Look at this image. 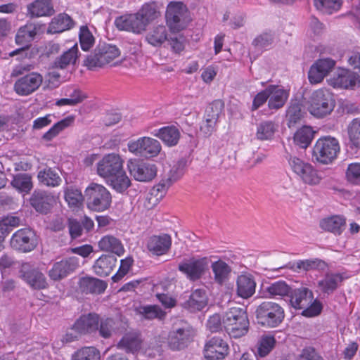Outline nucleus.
Here are the masks:
<instances>
[{"instance_id":"nucleus-42","label":"nucleus","mask_w":360,"mask_h":360,"mask_svg":"<svg viewBox=\"0 0 360 360\" xmlns=\"http://www.w3.org/2000/svg\"><path fill=\"white\" fill-rule=\"evenodd\" d=\"M345 219L341 216H332L322 219L320 226L322 229L340 235L344 230Z\"/></svg>"},{"instance_id":"nucleus-46","label":"nucleus","mask_w":360,"mask_h":360,"mask_svg":"<svg viewBox=\"0 0 360 360\" xmlns=\"http://www.w3.org/2000/svg\"><path fill=\"white\" fill-rule=\"evenodd\" d=\"M11 184L17 191L25 194L29 193L33 188L32 177L27 173L15 175Z\"/></svg>"},{"instance_id":"nucleus-6","label":"nucleus","mask_w":360,"mask_h":360,"mask_svg":"<svg viewBox=\"0 0 360 360\" xmlns=\"http://www.w3.org/2000/svg\"><path fill=\"white\" fill-rule=\"evenodd\" d=\"M339 141L331 136L319 138L313 147L312 156L316 162L328 165L332 163L340 153Z\"/></svg>"},{"instance_id":"nucleus-13","label":"nucleus","mask_w":360,"mask_h":360,"mask_svg":"<svg viewBox=\"0 0 360 360\" xmlns=\"http://www.w3.org/2000/svg\"><path fill=\"white\" fill-rule=\"evenodd\" d=\"M12 248L22 252H29L37 245L35 233L30 229H21L15 232L11 238Z\"/></svg>"},{"instance_id":"nucleus-60","label":"nucleus","mask_w":360,"mask_h":360,"mask_svg":"<svg viewBox=\"0 0 360 360\" xmlns=\"http://www.w3.org/2000/svg\"><path fill=\"white\" fill-rule=\"evenodd\" d=\"M224 109V103L221 100H216L210 103L206 108L205 117L218 121Z\"/></svg>"},{"instance_id":"nucleus-9","label":"nucleus","mask_w":360,"mask_h":360,"mask_svg":"<svg viewBox=\"0 0 360 360\" xmlns=\"http://www.w3.org/2000/svg\"><path fill=\"white\" fill-rule=\"evenodd\" d=\"M120 55L119 49L112 44L98 45L93 54L84 60V65L89 69L101 68L110 63Z\"/></svg>"},{"instance_id":"nucleus-49","label":"nucleus","mask_w":360,"mask_h":360,"mask_svg":"<svg viewBox=\"0 0 360 360\" xmlns=\"http://www.w3.org/2000/svg\"><path fill=\"white\" fill-rule=\"evenodd\" d=\"M146 41L154 46L163 44L167 39V32L164 25L154 27L146 35Z\"/></svg>"},{"instance_id":"nucleus-26","label":"nucleus","mask_w":360,"mask_h":360,"mask_svg":"<svg viewBox=\"0 0 360 360\" xmlns=\"http://www.w3.org/2000/svg\"><path fill=\"white\" fill-rule=\"evenodd\" d=\"M36 34L37 29L33 25L30 24L21 27L15 35V43L18 45L22 46V47L11 52L10 56H14L20 52L24 51L25 49H27L30 43L34 39Z\"/></svg>"},{"instance_id":"nucleus-17","label":"nucleus","mask_w":360,"mask_h":360,"mask_svg":"<svg viewBox=\"0 0 360 360\" xmlns=\"http://www.w3.org/2000/svg\"><path fill=\"white\" fill-rule=\"evenodd\" d=\"M127 167L131 175L139 181H150L157 175V167L153 163L130 160Z\"/></svg>"},{"instance_id":"nucleus-58","label":"nucleus","mask_w":360,"mask_h":360,"mask_svg":"<svg viewBox=\"0 0 360 360\" xmlns=\"http://www.w3.org/2000/svg\"><path fill=\"white\" fill-rule=\"evenodd\" d=\"M276 343L275 338L270 335H262L259 342L258 354L261 357L266 356L274 348Z\"/></svg>"},{"instance_id":"nucleus-22","label":"nucleus","mask_w":360,"mask_h":360,"mask_svg":"<svg viewBox=\"0 0 360 360\" xmlns=\"http://www.w3.org/2000/svg\"><path fill=\"white\" fill-rule=\"evenodd\" d=\"M335 60L330 58L318 60L311 65L309 71V80L311 84L320 83L326 76L333 69Z\"/></svg>"},{"instance_id":"nucleus-43","label":"nucleus","mask_w":360,"mask_h":360,"mask_svg":"<svg viewBox=\"0 0 360 360\" xmlns=\"http://www.w3.org/2000/svg\"><path fill=\"white\" fill-rule=\"evenodd\" d=\"M77 53L78 46L77 44H75L55 60L53 67L63 70L70 65H74L78 58Z\"/></svg>"},{"instance_id":"nucleus-61","label":"nucleus","mask_w":360,"mask_h":360,"mask_svg":"<svg viewBox=\"0 0 360 360\" xmlns=\"http://www.w3.org/2000/svg\"><path fill=\"white\" fill-rule=\"evenodd\" d=\"M79 42L83 51H89L94 44V37L86 26H82L79 32Z\"/></svg>"},{"instance_id":"nucleus-23","label":"nucleus","mask_w":360,"mask_h":360,"mask_svg":"<svg viewBox=\"0 0 360 360\" xmlns=\"http://www.w3.org/2000/svg\"><path fill=\"white\" fill-rule=\"evenodd\" d=\"M172 245L171 236L166 233L154 235L147 240V249L153 255L160 256L166 254Z\"/></svg>"},{"instance_id":"nucleus-52","label":"nucleus","mask_w":360,"mask_h":360,"mask_svg":"<svg viewBox=\"0 0 360 360\" xmlns=\"http://www.w3.org/2000/svg\"><path fill=\"white\" fill-rule=\"evenodd\" d=\"M37 177L41 183L48 186H57L61 181L58 174L51 168L40 171L38 173Z\"/></svg>"},{"instance_id":"nucleus-12","label":"nucleus","mask_w":360,"mask_h":360,"mask_svg":"<svg viewBox=\"0 0 360 360\" xmlns=\"http://www.w3.org/2000/svg\"><path fill=\"white\" fill-rule=\"evenodd\" d=\"M127 147L130 153L147 158L158 156L162 149L158 140L148 136L129 141Z\"/></svg>"},{"instance_id":"nucleus-54","label":"nucleus","mask_w":360,"mask_h":360,"mask_svg":"<svg viewBox=\"0 0 360 360\" xmlns=\"http://www.w3.org/2000/svg\"><path fill=\"white\" fill-rule=\"evenodd\" d=\"M119 347L127 352H135L141 347V340L135 335L127 334L119 342Z\"/></svg>"},{"instance_id":"nucleus-21","label":"nucleus","mask_w":360,"mask_h":360,"mask_svg":"<svg viewBox=\"0 0 360 360\" xmlns=\"http://www.w3.org/2000/svg\"><path fill=\"white\" fill-rule=\"evenodd\" d=\"M229 352L228 344L219 337H213L205 346L204 355L208 360L223 359Z\"/></svg>"},{"instance_id":"nucleus-34","label":"nucleus","mask_w":360,"mask_h":360,"mask_svg":"<svg viewBox=\"0 0 360 360\" xmlns=\"http://www.w3.org/2000/svg\"><path fill=\"white\" fill-rule=\"evenodd\" d=\"M123 323L118 317L112 318H102L99 319L98 331L101 337L104 338H110L114 333H116L124 328Z\"/></svg>"},{"instance_id":"nucleus-31","label":"nucleus","mask_w":360,"mask_h":360,"mask_svg":"<svg viewBox=\"0 0 360 360\" xmlns=\"http://www.w3.org/2000/svg\"><path fill=\"white\" fill-rule=\"evenodd\" d=\"M213 273V279L216 283L220 285L226 284L231 276V267L224 261L219 259L211 264Z\"/></svg>"},{"instance_id":"nucleus-20","label":"nucleus","mask_w":360,"mask_h":360,"mask_svg":"<svg viewBox=\"0 0 360 360\" xmlns=\"http://www.w3.org/2000/svg\"><path fill=\"white\" fill-rule=\"evenodd\" d=\"M79 265V259L77 257H70L55 262L49 271L48 274L51 279L59 281L76 270Z\"/></svg>"},{"instance_id":"nucleus-2","label":"nucleus","mask_w":360,"mask_h":360,"mask_svg":"<svg viewBox=\"0 0 360 360\" xmlns=\"http://www.w3.org/2000/svg\"><path fill=\"white\" fill-rule=\"evenodd\" d=\"M223 327L233 338L246 335L249 330V320L246 311L240 307H231L223 316Z\"/></svg>"},{"instance_id":"nucleus-32","label":"nucleus","mask_w":360,"mask_h":360,"mask_svg":"<svg viewBox=\"0 0 360 360\" xmlns=\"http://www.w3.org/2000/svg\"><path fill=\"white\" fill-rule=\"evenodd\" d=\"M117 262L112 255H103L97 259L93 266L94 273L99 276H107L111 274Z\"/></svg>"},{"instance_id":"nucleus-14","label":"nucleus","mask_w":360,"mask_h":360,"mask_svg":"<svg viewBox=\"0 0 360 360\" xmlns=\"http://www.w3.org/2000/svg\"><path fill=\"white\" fill-rule=\"evenodd\" d=\"M43 79V76L39 72H32L27 73L15 82L13 90L19 96H29L40 87Z\"/></svg>"},{"instance_id":"nucleus-25","label":"nucleus","mask_w":360,"mask_h":360,"mask_svg":"<svg viewBox=\"0 0 360 360\" xmlns=\"http://www.w3.org/2000/svg\"><path fill=\"white\" fill-rule=\"evenodd\" d=\"M30 204L37 212L46 214L56 202L53 195L46 191H35L31 198Z\"/></svg>"},{"instance_id":"nucleus-30","label":"nucleus","mask_w":360,"mask_h":360,"mask_svg":"<svg viewBox=\"0 0 360 360\" xmlns=\"http://www.w3.org/2000/svg\"><path fill=\"white\" fill-rule=\"evenodd\" d=\"M27 10L32 18L51 16L55 13L51 0H35L27 6Z\"/></svg>"},{"instance_id":"nucleus-19","label":"nucleus","mask_w":360,"mask_h":360,"mask_svg":"<svg viewBox=\"0 0 360 360\" xmlns=\"http://www.w3.org/2000/svg\"><path fill=\"white\" fill-rule=\"evenodd\" d=\"M123 168V160L115 153L105 155L97 163V174L106 179Z\"/></svg>"},{"instance_id":"nucleus-28","label":"nucleus","mask_w":360,"mask_h":360,"mask_svg":"<svg viewBox=\"0 0 360 360\" xmlns=\"http://www.w3.org/2000/svg\"><path fill=\"white\" fill-rule=\"evenodd\" d=\"M256 290V282L251 274H241L236 279V294L243 299L251 297Z\"/></svg>"},{"instance_id":"nucleus-11","label":"nucleus","mask_w":360,"mask_h":360,"mask_svg":"<svg viewBox=\"0 0 360 360\" xmlns=\"http://www.w3.org/2000/svg\"><path fill=\"white\" fill-rule=\"evenodd\" d=\"M286 159L292 171L304 183L316 185L320 182L321 177L310 163L292 155H288Z\"/></svg>"},{"instance_id":"nucleus-44","label":"nucleus","mask_w":360,"mask_h":360,"mask_svg":"<svg viewBox=\"0 0 360 360\" xmlns=\"http://www.w3.org/2000/svg\"><path fill=\"white\" fill-rule=\"evenodd\" d=\"M108 184L117 192L122 193L130 186L131 181L126 174L123 168L118 171L115 175L111 176L107 179Z\"/></svg>"},{"instance_id":"nucleus-5","label":"nucleus","mask_w":360,"mask_h":360,"mask_svg":"<svg viewBox=\"0 0 360 360\" xmlns=\"http://www.w3.org/2000/svg\"><path fill=\"white\" fill-rule=\"evenodd\" d=\"M335 106L333 94L327 89H319L311 94L308 110L313 116L322 118L330 115Z\"/></svg>"},{"instance_id":"nucleus-33","label":"nucleus","mask_w":360,"mask_h":360,"mask_svg":"<svg viewBox=\"0 0 360 360\" xmlns=\"http://www.w3.org/2000/svg\"><path fill=\"white\" fill-rule=\"evenodd\" d=\"M344 278L340 273L329 272L318 281V287L324 293H333L342 282Z\"/></svg>"},{"instance_id":"nucleus-4","label":"nucleus","mask_w":360,"mask_h":360,"mask_svg":"<svg viewBox=\"0 0 360 360\" xmlns=\"http://www.w3.org/2000/svg\"><path fill=\"white\" fill-rule=\"evenodd\" d=\"M84 197L87 207L93 211L103 212L111 205V193L101 184L91 183L84 191Z\"/></svg>"},{"instance_id":"nucleus-64","label":"nucleus","mask_w":360,"mask_h":360,"mask_svg":"<svg viewBox=\"0 0 360 360\" xmlns=\"http://www.w3.org/2000/svg\"><path fill=\"white\" fill-rule=\"evenodd\" d=\"M223 326V319L219 314H214L210 316L207 322V328L212 332H217L221 329Z\"/></svg>"},{"instance_id":"nucleus-45","label":"nucleus","mask_w":360,"mask_h":360,"mask_svg":"<svg viewBox=\"0 0 360 360\" xmlns=\"http://www.w3.org/2000/svg\"><path fill=\"white\" fill-rule=\"evenodd\" d=\"M75 121L72 116H68L54 124L46 133L44 134L42 138L45 141H51L56 137L60 132L70 127Z\"/></svg>"},{"instance_id":"nucleus-15","label":"nucleus","mask_w":360,"mask_h":360,"mask_svg":"<svg viewBox=\"0 0 360 360\" xmlns=\"http://www.w3.org/2000/svg\"><path fill=\"white\" fill-rule=\"evenodd\" d=\"M208 266L206 257L191 258L179 264L178 269L191 281L199 280L205 273Z\"/></svg>"},{"instance_id":"nucleus-50","label":"nucleus","mask_w":360,"mask_h":360,"mask_svg":"<svg viewBox=\"0 0 360 360\" xmlns=\"http://www.w3.org/2000/svg\"><path fill=\"white\" fill-rule=\"evenodd\" d=\"M314 131L311 127L304 126L298 129L294 135L295 143L302 148H306L314 138Z\"/></svg>"},{"instance_id":"nucleus-18","label":"nucleus","mask_w":360,"mask_h":360,"mask_svg":"<svg viewBox=\"0 0 360 360\" xmlns=\"http://www.w3.org/2000/svg\"><path fill=\"white\" fill-rule=\"evenodd\" d=\"M20 272L22 279L32 288L44 289L47 286L46 278L43 273L31 262H23Z\"/></svg>"},{"instance_id":"nucleus-16","label":"nucleus","mask_w":360,"mask_h":360,"mask_svg":"<svg viewBox=\"0 0 360 360\" xmlns=\"http://www.w3.org/2000/svg\"><path fill=\"white\" fill-rule=\"evenodd\" d=\"M330 86L334 88L354 89L360 84V76L348 69H339L328 79Z\"/></svg>"},{"instance_id":"nucleus-29","label":"nucleus","mask_w":360,"mask_h":360,"mask_svg":"<svg viewBox=\"0 0 360 360\" xmlns=\"http://www.w3.org/2000/svg\"><path fill=\"white\" fill-rule=\"evenodd\" d=\"M267 91L269 94L268 106L271 110L281 108L289 96L288 91L277 85L268 86Z\"/></svg>"},{"instance_id":"nucleus-1","label":"nucleus","mask_w":360,"mask_h":360,"mask_svg":"<svg viewBox=\"0 0 360 360\" xmlns=\"http://www.w3.org/2000/svg\"><path fill=\"white\" fill-rule=\"evenodd\" d=\"M160 12L155 3L144 4L134 14L118 17L115 20L117 28L120 30L140 34L146 30L148 25L158 18Z\"/></svg>"},{"instance_id":"nucleus-55","label":"nucleus","mask_w":360,"mask_h":360,"mask_svg":"<svg viewBox=\"0 0 360 360\" xmlns=\"http://www.w3.org/2000/svg\"><path fill=\"white\" fill-rule=\"evenodd\" d=\"M348 136L352 145L360 149V117L355 118L350 122Z\"/></svg>"},{"instance_id":"nucleus-24","label":"nucleus","mask_w":360,"mask_h":360,"mask_svg":"<svg viewBox=\"0 0 360 360\" xmlns=\"http://www.w3.org/2000/svg\"><path fill=\"white\" fill-rule=\"evenodd\" d=\"M181 175V171L178 170L177 168L173 167L169 172L162 179L160 183L150 191L147 197L149 202L152 205H157L159 198L153 196L157 195L159 191L163 192L166 191L174 182L179 179Z\"/></svg>"},{"instance_id":"nucleus-56","label":"nucleus","mask_w":360,"mask_h":360,"mask_svg":"<svg viewBox=\"0 0 360 360\" xmlns=\"http://www.w3.org/2000/svg\"><path fill=\"white\" fill-rule=\"evenodd\" d=\"M139 313L146 319H164L165 312L157 305H149L141 307Z\"/></svg>"},{"instance_id":"nucleus-47","label":"nucleus","mask_w":360,"mask_h":360,"mask_svg":"<svg viewBox=\"0 0 360 360\" xmlns=\"http://www.w3.org/2000/svg\"><path fill=\"white\" fill-rule=\"evenodd\" d=\"M65 200L68 206L73 209H79L82 205L84 195L81 191L73 187H67L64 191Z\"/></svg>"},{"instance_id":"nucleus-7","label":"nucleus","mask_w":360,"mask_h":360,"mask_svg":"<svg viewBox=\"0 0 360 360\" xmlns=\"http://www.w3.org/2000/svg\"><path fill=\"white\" fill-rule=\"evenodd\" d=\"M255 313L258 324L269 328L278 326L285 316L283 309L277 303L270 301L262 302Z\"/></svg>"},{"instance_id":"nucleus-40","label":"nucleus","mask_w":360,"mask_h":360,"mask_svg":"<svg viewBox=\"0 0 360 360\" xmlns=\"http://www.w3.org/2000/svg\"><path fill=\"white\" fill-rule=\"evenodd\" d=\"M278 125L271 120H265L257 125L256 138L261 141L271 140L278 131Z\"/></svg>"},{"instance_id":"nucleus-3","label":"nucleus","mask_w":360,"mask_h":360,"mask_svg":"<svg viewBox=\"0 0 360 360\" xmlns=\"http://www.w3.org/2000/svg\"><path fill=\"white\" fill-rule=\"evenodd\" d=\"M288 297L291 306L297 309H303L302 315L305 316L313 317L321 311V304L316 300L314 301L313 292L307 288L290 290Z\"/></svg>"},{"instance_id":"nucleus-53","label":"nucleus","mask_w":360,"mask_h":360,"mask_svg":"<svg viewBox=\"0 0 360 360\" xmlns=\"http://www.w3.org/2000/svg\"><path fill=\"white\" fill-rule=\"evenodd\" d=\"M291 288L283 281H276L266 287V291L274 297L289 296Z\"/></svg>"},{"instance_id":"nucleus-38","label":"nucleus","mask_w":360,"mask_h":360,"mask_svg":"<svg viewBox=\"0 0 360 360\" xmlns=\"http://www.w3.org/2000/svg\"><path fill=\"white\" fill-rule=\"evenodd\" d=\"M98 247L103 251L110 252L118 256L122 255L124 252V248L121 241L111 235L102 237L98 241Z\"/></svg>"},{"instance_id":"nucleus-63","label":"nucleus","mask_w":360,"mask_h":360,"mask_svg":"<svg viewBox=\"0 0 360 360\" xmlns=\"http://www.w3.org/2000/svg\"><path fill=\"white\" fill-rule=\"evenodd\" d=\"M64 95L70 99L76 100L77 105L82 103L87 96L85 93L77 88L68 87L64 89Z\"/></svg>"},{"instance_id":"nucleus-57","label":"nucleus","mask_w":360,"mask_h":360,"mask_svg":"<svg viewBox=\"0 0 360 360\" xmlns=\"http://www.w3.org/2000/svg\"><path fill=\"white\" fill-rule=\"evenodd\" d=\"M347 181L354 185L360 184V162H352L348 165L345 172Z\"/></svg>"},{"instance_id":"nucleus-48","label":"nucleus","mask_w":360,"mask_h":360,"mask_svg":"<svg viewBox=\"0 0 360 360\" xmlns=\"http://www.w3.org/2000/svg\"><path fill=\"white\" fill-rule=\"evenodd\" d=\"M314 6L321 13L331 15L340 11L342 0H314Z\"/></svg>"},{"instance_id":"nucleus-62","label":"nucleus","mask_w":360,"mask_h":360,"mask_svg":"<svg viewBox=\"0 0 360 360\" xmlns=\"http://www.w3.org/2000/svg\"><path fill=\"white\" fill-rule=\"evenodd\" d=\"M133 263V259L131 257H127L120 261V266L117 272L112 276V280L115 282L119 281L122 279L129 271Z\"/></svg>"},{"instance_id":"nucleus-41","label":"nucleus","mask_w":360,"mask_h":360,"mask_svg":"<svg viewBox=\"0 0 360 360\" xmlns=\"http://www.w3.org/2000/svg\"><path fill=\"white\" fill-rule=\"evenodd\" d=\"M72 26L73 21L71 18L65 13H60L52 19L48 32L51 34L62 32L70 29Z\"/></svg>"},{"instance_id":"nucleus-35","label":"nucleus","mask_w":360,"mask_h":360,"mask_svg":"<svg viewBox=\"0 0 360 360\" xmlns=\"http://www.w3.org/2000/svg\"><path fill=\"white\" fill-rule=\"evenodd\" d=\"M207 295L202 289H196L192 292L189 299L185 302L184 307L191 312L200 311L207 304Z\"/></svg>"},{"instance_id":"nucleus-51","label":"nucleus","mask_w":360,"mask_h":360,"mask_svg":"<svg viewBox=\"0 0 360 360\" xmlns=\"http://www.w3.org/2000/svg\"><path fill=\"white\" fill-rule=\"evenodd\" d=\"M101 354L94 347H83L75 352L71 360H100Z\"/></svg>"},{"instance_id":"nucleus-59","label":"nucleus","mask_w":360,"mask_h":360,"mask_svg":"<svg viewBox=\"0 0 360 360\" xmlns=\"http://www.w3.org/2000/svg\"><path fill=\"white\" fill-rule=\"evenodd\" d=\"M288 126L291 128L300 121L302 117L301 107L299 104H292L287 110Z\"/></svg>"},{"instance_id":"nucleus-27","label":"nucleus","mask_w":360,"mask_h":360,"mask_svg":"<svg viewBox=\"0 0 360 360\" xmlns=\"http://www.w3.org/2000/svg\"><path fill=\"white\" fill-rule=\"evenodd\" d=\"M99 316L96 314L81 316L72 326V330L77 333L86 334L98 330Z\"/></svg>"},{"instance_id":"nucleus-10","label":"nucleus","mask_w":360,"mask_h":360,"mask_svg":"<svg viewBox=\"0 0 360 360\" xmlns=\"http://www.w3.org/2000/svg\"><path fill=\"white\" fill-rule=\"evenodd\" d=\"M193 335V330L187 323H176L168 334V345L172 350H181L188 346Z\"/></svg>"},{"instance_id":"nucleus-36","label":"nucleus","mask_w":360,"mask_h":360,"mask_svg":"<svg viewBox=\"0 0 360 360\" xmlns=\"http://www.w3.org/2000/svg\"><path fill=\"white\" fill-rule=\"evenodd\" d=\"M153 135L161 139L165 145L171 147L178 143L181 133L176 127L167 126L158 129Z\"/></svg>"},{"instance_id":"nucleus-39","label":"nucleus","mask_w":360,"mask_h":360,"mask_svg":"<svg viewBox=\"0 0 360 360\" xmlns=\"http://www.w3.org/2000/svg\"><path fill=\"white\" fill-rule=\"evenodd\" d=\"M327 265L326 262L320 259H311L304 260H298L291 264V269L295 272L302 271H308L311 270H324Z\"/></svg>"},{"instance_id":"nucleus-8","label":"nucleus","mask_w":360,"mask_h":360,"mask_svg":"<svg viewBox=\"0 0 360 360\" xmlns=\"http://www.w3.org/2000/svg\"><path fill=\"white\" fill-rule=\"evenodd\" d=\"M165 16L167 25L172 32L185 29L191 20L186 6L181 2L169 4Z\"/></svg>"},{"instance_id":"nucleus-37","label":"nucleus","mask_w":360,"mask_h":360,"mask_svg":"<svg viewBox=\"0 0 360 360\" xmlns=\"http://www.w3.org/2000/svg\"><path fill=\"white\" fill-rule=\"evenodd\" d=\"M79 285L83 292L92 294H101L107 287V284L103 281L93 277L82 278Z\"/></svg>"}]
</instances>
